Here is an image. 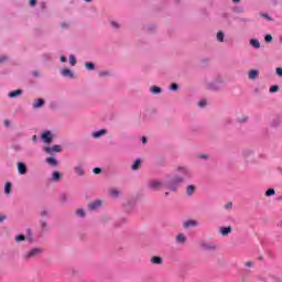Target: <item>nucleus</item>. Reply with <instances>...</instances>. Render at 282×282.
I'll return each mask as SVG.
<instances>
[{
    "instance_id": "nucleus-51",
    "label": "nucleus",
    "mask_w": 282,
    "mask_h": 282,
    "mask_svg": "<svg viewBox=\"0 0 282 282\" xmlns=\"http://www.w3.org/2000/svg\"><path fill=\"white\" fill-rule=\"evenodd\" d=\"M199 158H200L202 160H206V159H208V155L203 154V155H200Z\"/></svg>"
},
{
    "instance_id": "nucleus-28",
    "label": "nucleus",
    "mask_w": 282,
    "mask_h": 282,
    "mask_svg": "<svg viewBox=\"0 0 282 282\" xmlns=\"http://www.w3.org/2000/svg\"><path fill=\"white\" fill-rule=\"evenodd\" d=\"M186 193L187 195H193V193H195V187L193 185H188L186 188Z\"/></svg>"
},
{
    "instance_id": "nucleus-39",
    "label": "nucleus",
    "mask_w": 282,
    "mask_h": 282,
    "mask_svg": "<svg viewBox=\"0 0 282 282\" xmlns=\"http://www.w3.org/2000/svg\"><path fill=\"white\" fill-rule=\"evenodd\" d=\"M50 215V212L47 209H44L41 212V217H47Z\"/></svg>"
},
{
    "instance_id": "nucleus-37",
    "label": "nucleus",
    "mask_w": 282,
    "mask_h": 282,
    "mask_svg": "<svg viewBox=\"0 0 282 282\" xmlns=\"http://www.w3.org/2000/svg\"><path fill=\"white\" fill-rule=\"evenodd\" d=\"M226 210H232V202H229L225 205Z\"/></svg>"
},
{
    "instance_id": "nucleus-25",
    "label": "nucleus",
    "mask_w": 282,
    "mask_h": 282,
    "mask_svg": "<svg viewBox=\"0 0 282 282\" xmlns=\"http://www.w3.org/2000/svg\"><path fill=\"white\" fill-rule=\"evenodd\" d=\"M150 91H151L152 94H162V89H161L160 87H158V86H152V87L150 88Z\"/></svg>"
},
{
    "instance_id": "nucleus-31",
    "label": "nucleus",
    "mask_w": 282,
    "mask_h": 282,
    "mask_svg": "<svg viewBox=\"0 0 282 282\" xmlns=\"http://www.w3.org/2000/svg\"><path fill=\"white\" fill-rule=\"evenodd\" d=\"M269 91H270V94H276V91H279V86H276V85L271 86Z\"/></svg>"
},
{
    "instance_id": "nucleus-41",
    "label": "nucleus",
    "mask_w": 282,
    "mask_h": 282,
    "mask_svg": "<svg viewBox=\"0 0 282 282\" xmlns=\"http://www.w3.org/2000/svg\"><path fill=\"white\" fill-rule=\"evenodd\" d=\"M275 73H276L278 76L282 77V68L281 67H278L275 69Z\"/></svg>"
},
{
    "instance_id": "nucleus-19",
    "label": "nucleus",
    "mask_w": 282,
    "mask_h": 282,
    "mask_svg": "<svg viewBox=\"0 0 282 282\" xmlns=\"http://www.w3.org/2000/svg\"><path fill=\"white\" fill-rule=\"evenodd\" d=\"M176 241L177 243H182V245L186 243V236H184V234H178L176 236Z\"/></svg>"
},
{
    "instance_id": "nucleus-57",
    "label": "nucleus",
    "mask_w": 282,
    "mask_h": 282,
    "mask_svg": "<svg viewBox=\"0 0 282 282\" xmlns=\"http://www.w3.org/2000/svg\"><path fill=\"white\" fill-rule=\"evenodd\" d=\"M165 197H169V192H165Z\"/></svg>"
},
{
    "instance_id": "nucleus-14",
    "label": "nucleus",
    "mask_w": 282,
    "mask_h": 282,
    "mask_svg": "<svg viewBox=\"0 0 282 282\" xmlns=\"http://www.w3.org/2000/svg\"><path fill=\"white\" fill-rule=\"evenodd\" d=\"M257 78H259V70H257V69H251V70L249 72V79H250V80H254V79H257Z\"/></svg>"
},
{
    "instance_id": "nucleus-5",
    "label": "nucleus",
    "mask_w": 282,
    "mask_h": 282,
    "mask_svg": "<svg viewBox=\"0 0 282 282\" xmlns=\"http://www.w3.org/2000/svg\"><path fill=\"white\" fill-rule=\"evenodd\" d=\"M45 153L52 154V153H61L62 149L61 145H53V147H46L44 148Z\"/></svg>"
},
{
    "instance_id": "nucleus-48",
    "label": "nucleus",
    "mask_w": 282,
    "mask_h": 282,
    "mask_svg": "<svg viewBox=\"0 0 282 282\" xmlns=\"http://www.w3.org/2000/svg\"><path fill=\"white\" fill-rule=\"evenodd\" d=\"M30 6H36V0H30Z\"/></svg>"
},
{
    "instance_id": "nucleus-43",
    "label": "nucleus",
    "mask_w": 282,
    "mask_h": 282,
    "mask_svg": "<svg viewBox=\"0 0 282 282\" xmlns=\"http://www.w3.org/2000/svg\"><path fill=\"white\" fill-rule=\"evenodd\" d=\"M198 107H206V100H200L199 102H198Z\"/></svg>"
},
{
    "instance_id": "nucleus-40",
    "label": "nucleus",
    "mask_w": 282,
    "mask_h": 282,
    "mask_svg": "<svg viewBox=\"0 0 282 282\" xmlns=\"http://www.w3.org/2000/svg\"><path fill=\"white\" fill-rule=\"evenodd\" d=\"M99 76H100V78H102L105 76H109V72H107V70L100 72Z\"/></svg>"
},
{
    "instance_id": "nucleus-50",
    "label": "nucleus",
    "mask_w": 282,
    "mask_h": 282,
    "mask_svg": "<svg viewBox=\"0 0 282 282\" xmlns=\"http://www.w3.org/2000/svg\"><path fill=\"white\" fill-rule=\"evenodd\" d=\"M1 221H6V216L4 215H0V223Z\"/></svg>"
},
{
    "instance_id": "nucleus-32",
    "label": "nucleus",
    "mask_w": 282,
    "mask_h": 282,
    "mask_svg": "<svg viewBox=\"0 0 282 282\" xmlns=\"http://www.w3.org/2000/svg\"><path fill=\"white\" fill-rule=\"evenodd\" d=\"M69 64L74 67L76 65V57L74 55H69Z\"/></svg>"
},
{
    "instance_id": "nucleus-17",
    "label": "nucleus",
    "mask_w": 282,
    "mask_h": 282,
    "mask_svg": "<svg viewBox=\"0 0 282 282\" xmlns=\"http://www.w3.org/2000/svg\"><path fill=\"white\" fill-rule=\"evenodd\" d=\"M74 172L76 173V175H79V176L85 175V169H83V166L80 165L75 166Z\"/></svg>"
},
{
    "instance_id": "nucleus-33",
    "label": "nucleus",
    "mask_w": 282,
    "mask_h": 282,
    "mask_svg": "<svg viewBox=\"0 0 282 282\" xmlns=\"http://www.w3.org/2000/svg\"><path fill=\"white\" fill-rule=\"evenodd\" d=\"M264 41H265V43H272V35L267 34V35L264 36Z\"/></svg>"
},
{
    "instance_id": "nucleus-49",
    "label": "nucleus",
    "mask_w": 282,
    "mask_h": 282,
    "mask_svg": "<svg viewBox=\"0 0 282 282\" xmlns=\"http://www.w3.org/2000/svg\"><path fill=\"white\" fill-rule=\"evenodd\" d=\"M262 17H264V19H268V21H272V18L268 17V14H262Z\"/></svg>"
},
{
    "instance_id": "nucleus-46",
    "label": "nucleus",
    "mask_w": 282,
    "mask_h": 282,
    "mask_svg": "<svg viewBox=\"0 0 282 282\" xmlns=\"http://www.w3.org/2000/svg\"><path fill=\"white\" fill-rule=\"evenodd\" d=\"M7 59H8V57H6V56H0V63L6 62Z\"/></svg>"
},
{
    "instance_id": "nucleus-20",
    "label": "nucleus",
    "mask_w": 282,
    "mask_h": 282,
    "mask_svg": "<svg viewBox=\"0 0 282 282\" xmlns=\"http://www.w3.org/2000/svg\"><path fill=\"white\" fill-rule=\"evenodd\" d=\"M250 45H252V47H254L256 50H259L261 47V43L259 42V40L254 39L250 40Z\"/></svg>"
},
{
    "instance_id": "nucleus-10",
    "label": "nucleus",
    "mask_w": 282,
    "mask_h": 282,
    "mask_svg": "<svg viewBox=\"0 0 282 282\" xmlns=\"http://www.w3.org/2000/svg\"><path fill=\"white\" fill-rule=\"evenodd\" d=\"M100 206H102V200H95L88 205V208L89 210H97V208H100Z\"/></svg>"
},
{
    "instance_id": "nucleus-18",
    "label": "nucleus",
    "mask_w": 282,
    "mask_h": 282,
    "mask_svg": "<svg viewBox=\"0 0 282 282\" xmlns=\"http://www.w3.org/2000/svg\"><path fill=\"white\" fill-rule=\"evenodd\" d=\"M43 105H45V100H43V99H37V100L33 104V109H41V107H43Z\"/></svg>"
},
{
    "instance_id": "nucleus-27",
    "label": "nucleus",
    "mask_w": 282,
    "mask_h": 282,
    "mask_svg": "<svg viewBox=\"0 0 282 282\" xmlns=\"http://www.w3.org/2000/svg\"><path fill=\"white\" fill-rule=\"evenodd\" d=\"M132 171H138L140 169V159H138L131 166Z\"/></svg>"
},
{
    "instance_id": "nucleus-42",
    "label": "nucleus",
    "mask_w": 282,
    "mask_h": 282,
    "mask_svg": "<svg viewBox=\"0 0 282 282\" xmlns=\"http://www.w3.org/2000/svg\"><path fill=\"white\" fill-rule=\"evenodd\" d=\"M171 89H172V91H177V89H178L177 84H172Z\"/></svg>"
},
{
    "instance_id": "nucleus-45",
    "label": "nucleus",
    "mask_w": 282,
    "mask_h": 282,
    "mask_svg": "<svg viewBox=\"0 0 282 282\" xmlns=\"http://www.w3.org/2000/svg\"><path fill=\"white\" fill-rule=\"evenodd\" d=\"M245 265H246V268H252L253 263L248 261V262L245 263Z\"/></svg>"
},
{
    "instance_id": "nucleus-56",
    "label": "nucleus",
    "mask_w": 282,
    "mask_h": 282,
    "mask_svg": "<svg viewBox=\"0 0 282 282\" xmlns=\"http://www.w3.org/2000/svg\"><path fill=\"white\" fill-rule=\"evenodd\" d=\"M32 140L33 142H36V135H33Z\"/></svg>"
},
{
    "instance_id": "nucleus-44",
    "label": "nucleus",
    "mask_w": 282,
    "mask_h": 282,
    "mask_svg": "<svg viewBox=\"0 0 282 282\" xmlns=\"http://www.w3.org/2000/svg\"><path fill=\"white\" fill-rule=\"evenodd\" d=\"M59 61L61 63H67V57L63 55L59 57Z\"/></svg>"
},
{
    "instance_id": "nucleus-22",
    "label": "nucleus",
    "mask_w": 282,
    "mask_h": 282,
    "mask_svg": "<svg viewBox=\"0 0 282 282\" xmlns=\"http://www.w3.org/2000/svg\"><path fill=\"white\" fill-rule=\"evenodd\" d=\"M151 263H154L155 265H162V259L155 256L151 259Z\"/></svg>"
},
{
    "instance_id": "nucleus-52",
    "label": "nucleus",
    "mask_w": 282,
    "mask_h": 282,
    "mask_svg": "<svg viewBox=\"0 0 282 282\" xmlns=\"http://www.w3.org/2000/svg\"><path fill=\"white\" fill-rule=\"evenodd\" d=\"M4 126L6 127H10V121L9 120H4Z\"/></svg>"
},
{
    "instance_id": "nucleus-34",
    "label": "nucleus",
    "mask_w": 282,
    "mask_h": 282,
    "mask_svg": "<svg viewBox=\"0 0 282 282\" xmlns=\"http://www.w3.org/2000/svg\"><path fill=\"white\" fill-rule=\"evenodd\" d=\"M252 153V151H250V150H245L243 152H242V155H243V158H250V154Z\"/></svg>"
},
{
    "instance_id": "nucleus-21",
    "label": "nucleus",
    "mask_w": 282,
    "mask_h": 282,
    "mask_svg": "<svg viewBox=\"0 0 282 282\" xmlns=\"http://www.w3.org/2000/svg\"><path fill=\"white\" fill-rule=\"evenodd\" d=\"M47 164H51V166H58V161L56 159L50 156L46 159Z\"/></svg>"
},
{
    "instance_id": "nucleus-15",
    "label": "nucleus",
    "mask_w": 282,
    "mask_h": 282,
    "mask_svg": "<svg viewBox=\"0 0 282 282\" xmlns=\"http://www.w3.org/2000/svg\"><path fill=\"white\" fill-rule=\"evenodd\" d=\"M101 135H107V130L101 129L99 131L93 132V138L95 139L101 138Z\"/></svg>"
},
{
    "instance_id": "nucleus-16",
    "label": "nucleus",
    "mask_w": 282,
    "mask_h": 282,
    "mask_svg": "<svg viewBox=\"0 0 282 282\" xmlns=\"http://www.w3.org/2000/svg\"><path fill=\"white\" fill-rule=\"evenodd\" d=\"M184 228H194L197 226V220H187L183 224Z\"/></svg>"
},
{
    "instance_id": "nucleus-11",
    "label": "nucleus",
    "mask_w": 282,
    "mask_h": 282,
    "mask_svg": "<svg viewBox=\"0 0 282 282\" xmlns=\"http://www.w3.org/2000/svg\"><path fill=\"white\" fill-rule=\"evenodd\" d=\"M22 94H23V90L17 89V90L10 91L8 94V97L9 98H18V96H21Z\"/></svg>"
},
{
    "instance_id": "nucleus-36",
    "label": "nucleus",
    "mask_w": 282,
    "mask_h": 282,
    "mask_svg": "<svg viewBox=\"0 0 282 282\" xmlns=\"http://www.w3.org/2000/svg\"><path fill=\"white\" fill-rule=\"evenodd\" d=\"M93 172L95 173V175H100V173H102V170L100 167H95Z\"/></svg>"
},
{
    "instance_id": "nucleus-13",
    "label": "nucleus",
    "mask_w": 282,
    "mask_h": 282,
    "mask_svg": "<svg viewBox=\"0 0 282 282\" xmlns=\"http://www.w3.org/2000/svg\"><path fill=\"white\" fill-rule=\"evenodd\" d=\"M62 76H65L66 78H74V73L68 68H64L62 69Z\"/></svg>"
},
{
    "instance_id": "nucleus-53",
    "label": "nucleus",
    "mask_w": 282,
    "mask_h": 282,
    "mask_svg": "<svg viewBox=\"0 0 282 282\" xmlns=\"http://www.w3.org/2000/svg\"><path fill=\"white\" fill-rule=\"evenodd\" d=\"M47 227V223L46 221H42V228H46Z\"/></svg>"
},
{
    "instance_id": "nucleus-47",
    "label": "nucleus",
    "mask_w": 282,
    "mask_h": 282,
    "mask_svg": "<svg viewBox=\"0 0 282 282\" xmlns=\"http://www.w3.org/2000/svg\"><path fill=\"white\" fill-rule=\"evenodd\" d=\"M113 28H120L115 21L110 22Z\"/></svg>"
},
{
    "instance_id": "nucleus-55",
    "label": "nucleus",
    "mask_w": 282,
    "mask_h": 282,
    "mask_svg": "<svg viewBox=\"0 0 282 282\" xmlns=\"http://www.w3.org/2000/svg\"><path fill=\"white\" fill-rule=\"evenodd\" d=\"M241 0H232V3H239Z\"/></svg>"
},
{
    "instance_id": "nucleus-9",
    "label": "nucleus",
    "mask_w": 282,
    "mask_h": 282,
    "mask_svg": "<svg viewBox=\"0 0 282 282\" xmlns=\"http://www.w3.org/2000/svg\"><path fill=\"white\" fill-rule=\"evenodd\" d=\"M202 246L204 250H217V245L215 242H204Z\"/></svg>"
},
{
    "instance_id": "nucleus-8",
    "label": "nucleus",
    "mask_w": 282,
    "mask_h": 282,
    "mask_svg": "<svg viewBox=\"0 0 282 282\" xmlns=\"http://www.w3.org/2000/svg\"><path fill=\"white\" fill-rule=\"evenodd\" d=\"M219 232L223 237H228V235H230V232H232V227L228 226V227H220L219 228Z\"/></svg>"
},
{
    "instance_id": "nucleus-24",
    "label": "nucleus",
    "mask_w": 282,
    "mask_h": 282,
    "mask_svg": "<svg viewBox=\"0 0 282 282\" xmlns=\"http://www.w3.org/2000/svg\"><path fill=\"white\" fill-rule=\"evenodd\" d=\"M52 180L53 182H58V180H61V172H53Z\"/></svg>"
},
{
    "instance_id": "nucleus-59",
    "label": "nucleus",
    "mask_w": 282,
    "mask_h": 282,
    "mask_svg": "<svg viewBox=\"0 0 282 282\" xmlns=\"http://www.w3.org/2000/svg\"><path fill=\"white\" fill-rule=\"evenodd\" d=\"M85 1H87L89 3V1H91V0H85Z\"/></svg>"
},
{
    "instance_id": "nucleus-30",
    "label": "nucleus",
    "mask_w": 282,
    "mask_h": 282,
    "mask_svg": "<svg viewBox=\"0 0 282 282\" xmlns=\"http://www.w3.org/2000/svg\"><path fill=\"white\" fill-rule=\"evenodd\" d=\"M276 192L274 191V188H269L267 192H265V197H270L272 195H274Z\"/></svg>"
},
{
    "instance_id": "nucleus-4",
    "label": "nucleus",
    "mask_w": 282,
    "mask_h": 282,
    "mask_svg": "<svg viewBox=\"0 0 282 282\" xmlns=\"http://www.w3.org/2000/svg\"><path fill=\"white\" fill-rule=\"evenodd\" d=\"M178 173H181V177H183V180H186V177H192V173L191 170H188L187 167L184 166H178L177 167Z\"/></svg>"
},
{
    "instance_id": "nucleus-7",
    "label": "nucleus",
    "mask_w": 282,
    "mask_h": 282,
    "mask_svg": "<svg viewBox=\"0 0 282 282\" xmlns=\"http://www.w3.org/2000/svg\"><path fill=\"white\" fill-rule=\"evenodd\" d=\"M42 140H44V142L46 144H52V132L51 131H45L43 134H42Z\"/></svg>"
},
{
    "instance_id": "nucleus-29",
    "label": "nucleus",
    "mask_w": 282,
    "mask_h": 282,
    "mask_svg": "<svg viewBox=\"0 0 282 282\" xmlns=\"http://www.w3.org/2000/svg\"><path fill=\"white\" fill-rule=\"evenodd\" d=\"M217 41H219L220 43H224V32L219 31L217 33Z\"/></svg>"
},
{
    "instance_id": "nucleus-23",
    "label": "nucleus",
    "mask_w": 282,
    "mask_h": 282,
    "mask_svg": "<svg viewBox=\"0 0 282 282\" xmlns=\"http://www.w3.org/2000/svg\"><path fill=\"white\" fill-rule=\"evenodd\" d=\"M11 191H12V184L10 182L6 183L4 185L6 195H10Z\"/></svg>"
},
{
    "instance_id": "nucleus-38",
    "label": "nucleus",
    "mask_w": 282,
    "mask_h": 282,
    "mask_svg": "<svg viewBox=\"0 0 282 282\" xmlns=\"http://www.w3.org/2000/svg\"><path fill=\"white\" fill-rule=\"evenodd\" d=\"M15 241H25V236L19 235V236L15 238Z\"/></svg>"
},
{
    "instance_id": "nucleus-2",
    "label": "nucleus",
    "mask_w": 282,
    "mask_h": 282,
    "mask_svg": "<svg viewBox=\"0 0 282 282\" xmlns=\"http://www.w3.org/2000/svg\"><path fill=\"white\" fill-rule=\"evenodd\" d=\"M184 182V177L182 176H175L170 183H167L169 191H172V193H175L177 188H180V184Z\"/></svg>"
},
{
    "instance_id": "nucleus-35",
    "label": "nucleus",
    "mask_w": 282,
    "mask_h": 282,
    "mask_svg": "<svg viewBox=\"0 0 282 282\" xmlns=\"http://www.w3.org/2000/svg\"><path fill=\"white\" fill-rule=\"evenodd\" d=\"M76 215H78V217H85V210H83V209H77V210H76Z\"/></svg>"
},
{
    "instance_id": "nucleus-6",
    "label": "nucleus",
    "mask_w": 282,
    "mask_h": 282,
    "mask_svg": "<svg viewBox=\"0 0 282 282\" xmlns=\"http://www.w3.org/2000/svg\"><path fill=\"white\" fill-rule=\"evenodd\" d=\"M18 173L20 175H25L28 173V165H25V163H23V162H19L18 163Z\"/></svg>"
},
{
    "instance_id": "nucleus-26",
    "label": "nucleus",
    "mask_w": 282,
    "mask_h": 282,
    "mask_svg": "<svg viewBox=\"0 0 282 282\" xmlns=\"http://www.w3.org/2000/svg\"><path fill=\"white\" fill-rule=\"evenodd\" d=\"M86 69L94 70L96 69V65L91 62L85 64Z\"/></svg>"
},
{
    "instance_id": "nucleus-1",
    "label": "nucleus",
    "mask_w": 282,
    "mask_h": 282,
    "mask_svg": "<svg viewBox=\"0 0 282 282\" xmlns=\"http://www.w3.org/2000/svg\"><path fill=\"white\" fill-rule=\"evenodd\" d=\"M149 188L152 191H162V188H169V183L158 180H152L148 184Z\"/></svg>"
},
{
    "instance_id": "nucleus-54",
    "label": "nucleus",
    "mask_w": 282,
    "mask_h": 282,
    "mask_svg": "<svg viewBox=\"0 0 282 282\" xmlns=\"http://www.w3.org/2000/svg\"><path fill=\"white\" fill-rule=\"evenodd\" d=\"M141 141L143 142V144H145V142H147V137H142V138H141Z\"/></svg>"
},
{
    "instance_id": "nucleus-58",
    "label": "nucleus",
    "mask_w": 282,
    "mask_h": 282,
    "mask_svg": "<svg viewBox=\"0 0 282 282\" xmlns=\"http://www.w3.org/2000/svg\"><path fill=\"white\" fill-rule=\"evenodd\" d=\"M62 28H67V26L65 24H63Z\"/></svg>"
},
{
    "instance_id": "nucleus-3",
    "label": "nucleus",
    "mask_w": 282,
    "mask_h": 282,
    "mask_svg": "<svg viewBox=\"0 0 282 282\" xmlns=\"http://www.w3.org/2000/svg\"><path fill=\"white\" fill-rule=\"evenodd\" d=\"M39 254H43V249L34 248L24 254V259H34V258L39 257Z\"/></svg>"
},
{
    "instance_id": "nucleus-12",
    "label": "nucleus",
    "mask_w": 282,
    "mask_h": 282,
    "mask_svg": "<svg viewBox=\"0 0 282 282\" xmlns=\"http://www.w3.org/2000/svg\"><path fill=\"white\" fill-rule=\"evenodd\" d=\"M110 197H113L115 199L120 197V189L118 188H110L109 189Z\"/></svg>"
}]
</instances>
